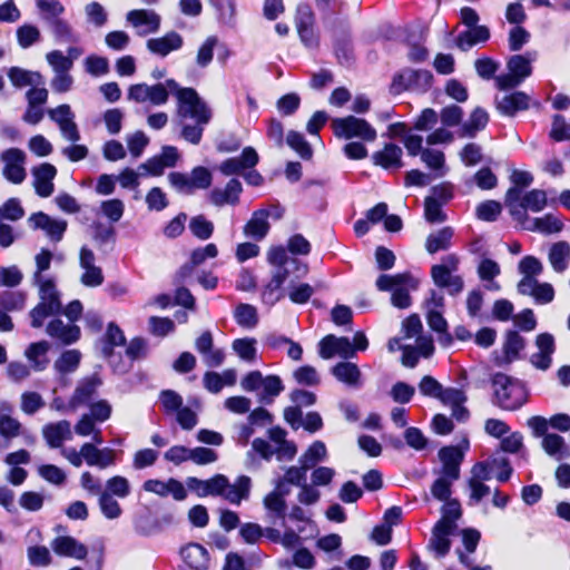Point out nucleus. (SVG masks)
<instances>
[{"label": "nucleus", "instance_id": "f257e3e1", "mask_svg": "<svg viewBox=\"0 0 570 570\" xmlns=\"http://www.w3.org/2000/svg\"><path fill=\"white\" fill-rule=\"evenodd\" d=\"M494 397L498 405L507 411L520 409L528 399L523 383L504 373H495L492 376Z\"/></svg>", "mask_w": 570, "mask_h": 570}, {"label": "nucleus", "instance_id": "f03ea898", "mask_svg": "<svg viewBox=\"0 0 570 570\" xmlns=\"http://www.w3.org/2000/svg\"><path fill=\"white\" fill-rule=\"evenodd\" d=\"M375 285L381 292H392L391 303L393 306L407 308L412 303L410 291L416 288L417 281L410 273L382 274L376 279Z\"/></svg>", "mask_w": 570, "mask_h": 570}, {"label": "nucleus", "instance_id": "7ed1b4c3", "mask_svg": "<svg viewBox=\"0 0 570 570\" xmlns=\"http://www.w3.org/2000/svg\"><path fill=\"white\" fill-rule=\"evenodd\" d=\"M62 311L59 292L52 281H46L39 286V302L30 311V325L33 328L43 326L48 317L57 316Z\"/></svg>", "mask_w": 570, "mask_h": 570}, {"label": "nucleus", "instance_id": "20e7f679", "mask_svg": "<svg viewBox=\"0 0 570 570\" xmlns=\"http://www.w3.org/2000/svg\"><path fill=\"white\" fill-rule=\"evenodd\" d=\"M334 135L344 140L357 138L364 142L376 139V129L365 119L355 116L334 118L331 122Z\"/></svg>", "mask_w": 570, "mask_h": 570}, {"label": "nucleus", "instance_id": "39448f33", "mask_svg": "<svg viewBox=\"0 0 570 570\" xmlns=\"http://www.w3.org/2000/svg\"><path fill=\"white\" fill-rule=\"evenodd\" d=\"M177 115L180 121L191 119L202 124H209L212 110L193 88H184L178 92Z\"/></svg>", "mask_w": 570, "mask_h": 570}, {"label": "nucleus", "instance_id": "423d86ee", "mask_svg": "<svg viewBox=\"0 0 570 570\" xmlns=\"http://www.w3.org/2000/svg\"><path fill=\"white\" fill-rule=\"evenodd\" d=\"M168 181L176 191L190 195L196 189H207L212 185L213 176L206 167L197 166L189 175L179 171L170 173Z\"/></svg>", "mask_w": 570, "mask_h": 570}, {"label": "nucleus", "instance_id": "0eeeda50", "mask_svg": "<svg viewBox=\"0 0 570 570\" xmlns=\"http://www.w3.org/2000/svg\"><path fill=\"white\" fill-rule=\"evenodd\" d=\"M525 55H514L507 63L509 72L497 77L495 81L500 89H511L518 87L532 73L531 62L535 59V53L530 57Z\"/></svg>", "mask_w": 570, "mask_h": 570}, {"label": "nucleus", "instance_id": "6e6552de", "mask_svg": "<svg viewBox=\"0 0 570 570\" xmlns=\"http://www.w3.org/2000/svg\"><path fill=\"white\" fill-rule=\"evenodd\" d=\"M495 468H503V472L497 473L495 479L499 482H507L510 479L513 471L507 458H493L488 461L475 463L471 468V475L468 481H489L491 480Z\"/></svg>", "mask_w": 570, "mask_h": 570}, {"label": "nucleus", "instance_id": "1a4fd4ad", "mask_svg": "<svg viewBox=\"0 0 570 570\" xmlns=\"http://www.w3.org/2000/svg\"><path fill=\"white\" fill-rule=\"evenodd\" d=\"M168 98L169 94L163 83H135L127 91V99L137 104L149 102L153 106H163L168 101Z\"/></svg>", "mask_w": 570, "mask_h": 570}, {"label": "nucleus", "instance_id": "9d476101", "mask_svg": "<svg viewBox=\"0 0 570 570\" xmlns=\"http://www.w3.org/2000/svg\"><path fill=\"white\" fill-rule=\"evenodd\" d=\"M432 81V73L428 70L405 69L394 77L392 89L394 92L403 90H426Z\"/></svg>", "mask_w": 570, "mask_h": 570}, {"label": "nucleus", "instance_id": "9b49d317", "mask_svg": "<svg viewBox=\"0 0 570 570\" xmlns=\"http://www.w3.org/2000/svg\"><path fill=\"white\" fill-rule=\"evenodd\" d=\"M28 224L32 229L45 232L46 236L52 242H60L67 229V222L49 216L43 212L33 213L28 218Z\"/></svg>", "mask_w": 570, "mask_h": 570}, {"label": "nucleus", "instance_id": "f8f14e48", "mask_svg": "<svg viewBox=\"0 0 570 570\" xmlns=\"http://www.w3.org/2000/svg\"><path fill=\"white\" fill-rule=\"evenodd\" d=\"M2 174L12 184H21L26 179V154L18 148H10L2 153Z\"/></svg>", "mask_w": 570, "mask_h": 570}, {"label": "nucleus", "instance_id": "ddd939ff", "mask_svg": "<svg viewBox=\"0 0 570 570\" xmlns=\"http://www.w3.org/2000/svg\"><path fill=\"white\" fill-rule=\"evenodd\" d=\"M269 216L278 219L282 217V210L278 207H273L272 209L261 208L255 210L250 219L244 226V234L256 240L263 239L269 230Z\"/></svg>", "mask_w": 570, "mask_h": 570}, {"label": "nucleus", "instance_id": "4468645a", "mask_svg": "<svg viewBox=\"0 0 570 570\" xmlns=\"http://www.w3.org/2000/svg\"><path fill=\"white\" fill-rule=\"evenodd\" d=\"M252 449L267 461H269L273 455H276L278 461H291L297 453L296 445L291 441H286L277 446H272L266 440L261 438L252 442Z\"/></svg>", "mask_w": 570, "mask_h": 570}, {"label": "nucleus", "instance_id": "2eb2a0df", "mask_svg": "<svg viewBox=\"0 0 570 570\" xmlns=\"http://www.w3.org/2000/svg\"><path fill=\"white\" fill-rule=\"evenodd\" d=\"M259 160L257 151L253 147H245L238 157H232L219 165V170L225 176L243 174L246 169L254 168Z\"/></svg>", "mask_w": 570, "mask_h": 570}, {"label": "nucleus", "instance_id": "dca6fc26", "mask_svg": "<svg viewBox=\"0 0 570 570\" xmlns=\"http://www.w3.org/2000/svg\"><path fill=\"white\" fill-rule=\"evenodd\" d=\"M438 456L442 464L440 474L453 480H459L464 452L459 446L449 445L441 448Z\"/></svg>", "mask_w": 570, "mask_h": 570}, {"label": "nucleus", "instance_id": "f3484780", "mask_svg": "<svg viewBox=\"0 0 570 570\" xmlns=\"http://www.w3.org/2000/svg\"><path fill=\"white\" fill-rule=\"evenodd\" d=\"M187 488L195 492L198 497L220 495L228 485V479L223 474H216L208 480H200L189 476L186 480Z\"/></svg>", "mask_w": 570, "mask_h": 570}, {"label": "nucleus", "instance_id": "a211bd4d", "mask_svg": "<svg viewBox=\"0 0 570 570\" xmlns=\"http://www.w3.org/2000/svg\"><path fill=\"white\" fill-rule=\"evenodd\" d=\"M538 352L530 356V363L540 371H547L552 364L556 351L554 337L549 333L539 334L535 338Z\"/></svg>", "mask_w": 570, "mask_h": 570}, {"label": "nucleus", "instance_id": "6ab92c4d", "mask_svg": "<svg viewBox=\"0 0 570 570\" xmlns=\"http://www.w3.org/2000/svg\"><path fill=\"white\" fill-rule=\"evenodd\" d=\"M46 333L53 340L63 345H71L80 338V327L72 323H65L60 318L51 320L47 327Z\"/></svg>", "mask_w": 570, "mask_h": 570}, {"label": "nucleus", "instance_id": "aec40b11", "mask_svg": "<svg viewBox=\"0 0 570 570\" xmlns=\"http://www.w3.org/2000/svg\"><path fill=\"white\" fill-rule=\"evenodd\" d=\"M57 175V169L49 163H43L38 167L32 168L33 187L36 194L40 197L47 198L53 193V179Z\"/></svg>", "mask_w": 570, "mask_h": 570}, {"label": "nucleus", "instance_id": "412c9836", "mask_svg": "<svg viewBox=\"0 0 570 570\" xmlns=\"http://www.w3.org/2000/svg\"><path fill=\"white\" fill-rule=\"evenodd\" d=\"M517 291L520 295L532 297L534 303L540 305L549 304L554 298L553 286L547 282H539L538 278L517 285Z\"/></svg>", "mask_w": 570, "mask_h": 570}, {"label": "nucleus", "instance_id": "4be33fe9", "mask_svg": "<svg viewBox=\"0 0 570 570\" xmlns=\"http://www.w3.org/2000/svg\"><path fill=\"white\" fill-rule=\"evenodd\" d=\"M51 549L61 557L75 558L82 560L86 558L88 550L85 544L69 535H60L52 540Z\"/></svg>", "mask_w": 570, "mask_h": 570}, {"label": "nucleus", "instance_id": "5701e85b", "mask_svg": "<svg viewBox=\"0 0 570 570\" xmlns=\"http://www.w3.org/2000/svg\"><path fill=\"white\" fill-rule=\"evenodd\" d=\"M183 45V37L176 31H170L163 37L149 39L147 41V49L155 55L166 57L170 52L179 50Z\"/></svg>", "mask_w": 570, "mask_h": 570}, {"label": "nucleus", "instance_id": "b1692460", "mask_svg": "<svg viewBox=\"0 0 570 570\" xmlns=\"http://www.w3.org/2000/svg\"><path fill=\"white\" fill-rule=\"evenodd\" d=\"M243 190L242 184L238 179H230L225 188H214L209 194L210 203L217 207L224 205H235L239 200V195Z\"/></svg>", "mask_w": 570, "mask_h": 570}, {"label": "nucleus", "instance_id": "393cba45", "mask_svg": "<svg viewBox=\"0 0 570 570\" xmlns=\"http://www.w3.org/2000/svg\"><path fill=\"white\" fill-rule=\"evenodd\" d=\"M184 562L194 570H206L209 564V553L199 543H188L180 549Z\"/></svg>", "mask_w": 570, "mask_h": 570}, {"label": "nucleus", "instance_id": "a878e982", "mask_svg": "<svg viewBox=\"0 0 570 570\" xmlns=\"http://www.w3.org/2000/svg\"><path fill=\"white\" fill-rule=\"evenodd\" d=\"M101 383L102 382H101L100 377L98 376V374H92L90 376L82 379L78 383V385L69 401V406L72 409H76L79 405L87 403L94 396V394L96 393L98 387L101 385Z\"/></svg>", "mask_w": 570, "mask_h": 570}, {"label": "nucleus", "instance_id": "bb28decb", "mask_svg": "<svg viewBox=\"0 0 570 570\" xmlns=\"http://www.w3.org/2000/svg\"><path fill=\"white\" fill-rule=\"evenodd\" d=\"M42 436L50 448H60L65 440L71 439L70 422L61 420L56 423L46 424L42 428Z\"/></svg>", "mask_w": 570, "mask_h": 570}, {"label": "nucleus", "instance_id": "cd10ccee", "mask_svg": "<svg viewBox=\"0 0 570 570\" xmlns=\"http://www.w3.org/2000/svg\"><path fill=\"white\" fill-rule=\"evenodd\" d=\"M289 271L288 269H274L271 281L265 285L262 292L263 303L273 306L283 297L282 286L285 283Z\"/></svg>", "mask_w": 570, "mask_h": 570}, {"label": "nucleus", "instance_id": "c85d7f7f", "mask_svg": "<svg viewBox=\"0 0 570 570\" xmlns=\"http://www.w3.org/2000/svg\"><path fill=\"white\" fill-rule=\"evenodd\" d=\"M402 149L394 144H386L382 150L375 151L372 155L374 165L384 169H399L402 164Z\"/></svg>", "mask_w": 570, "mask_h": 570}, {"label": "nucleus", "instance_id": "c756f323", "mask_svg": "<svg viewBox=\"0 0 570 570\" xmlns=\"http://www.w3.org/2000/svg\"><path fill=\"white\" fill-rule=\"evenodd\" d=\"M548 261L556 273L566 272L570 264V244L566 240L553 243L548 252Z\"/></svg>", "mask_w": 570, "mask_h": 570}, {"label": "nucleus", "instance_id": "7c9ffc66", "mask_svg": "<svg viewBox=\"0 0 570 570\" xmlns=\"http://www.w3.org/2000/svg\"><path fill=\"white\" fill-rule=\"evenodd\" d=\"M7 76L12 86L16 88L45 85V79L40 72L27 70L20 67L9 68L7 71Z\"/></svg>", "mask_w": 570, "mask_h": 570}, {"label": "nucleus", "instance_id": "2f4dec72", "mask_svg": "<svg viewBox=\"0 0 570 570\" xmlns=\"http://www.w3.org/2000/svg\"><path fill=\"white\" fill-rule=\"evenodd\" d=\"M530 98L522 91L505 95L497 101L498 110L505 116H513L520 110L529 108Z\"/></svg>", "mask_w": 570, "mask_h": 570}, {"label": "nucleus", "instance_id": "473e14b6", "mask_svg": "<svg viewBox=\"0 0 570 570\" xmlns=\"http://www.w3.org/2000/svg\"><path fill=\"white\" fill-rule=\"evenodd\" d=\"M49 347L50 346L47 341H40L31 343L26 348L24 356L35 372H41L48 366L49 360L47 357V353Z\"/></svg>", "mask_w": 570, "mask_h": 570}, {"label": "nucleus", "instance_id": "72a5a7b5", "mask_svg": "<svg viewBox=\"0 0 570 570\" xmlns=\"http://www.w3.org/2000/svg\"><path fill=\"white\" fill-rule=\"evenodd\" d=\"M524 338L515 331H509L505 334L503 343V357L497 361L498 365L510 364L519 357L520 352L524 348Z\"/></svg>", "mask_w": 570, "mask_h": 570}, {"label": "nucleus", "instance_id": "f704fd0d", "mask_svg": "<svg viewBox=\"0 0 570 570\" xmlns=\"http://www.w3.org/2000/svg\"><path fill=\"white\" fill-rule=\"evenodd\" d=\"M454 530L436 524L433 527L430 539V548L435 552L436 558H443L451 549L450 535Z\"/></svg>", "mask_w": 570, "mask_h": 570}, {"label": "nucleus", "instance_id": "c9c22d12", "mask_svg": "<svg viewBox=\"0 0 570 570\" xmlns=\"http://www.w3.org/2000/svg\"><path fill=\"white\" fill-rule=\"evenodd\" d=\"M542 449L549 455L560 461L570 456V450L564 439L556 433H548L542 438Z\"/></svg>", "mask_w": 570, "mask_h": 570}, {"label": "nucleus", "instance_id": "e433bc0d", "mask_svg": "<svg viewBox=\"0 0 570 570\" xmlns=\"http://www.w3.org/2000/svg\"><path fill=\"white\" fill-rule=\"evenodd\" d=\"M127 21L134 27L146 26L142 33L156 32L160 26V18L157 13L148 10H131L127 13Z\"/></svg>", "mask_w": 570, "mask_h": 570}, {"label": "nucleus", "instance_id": "4c0bfd02", "mask_svg": "<svg viewBox=\"0 0 570 570\" xmlns=\"http://www.w3.org/2000/svg\"><path fill=\"white\" fill-rule=\"evenodd\" d=\"M522 226L527 230L542 234H556L563 227L562 223L552 214H547L543 217H537L532 220L529 219L527 223L522 224Z\"/></svg>", "mask_w": 570, "mask_h": 570}, {"label": "nucleus", "instance_id": "58836bf2", "mask_svg": "<svg viewBox=\"0 0 570 570\" xmlns=\"http://www.w3.org/2000/svg\"><path fill=\"white\" fill-rule=\"evenodd\" d=\"M249 490L250 479L246 475H240L234 484L228 482V485L224 489V493L220 495L233 504H239L243 500L248 498Z\"/></svg>", "mask_w": 570, "mask_h": 570}, {"label": "nucleus", "instance_id": "ea45409f", "mask_svg": "<svg viewBox=\"0 0 570 570\" xmlns=\"http://www.w3.org/2000/svg\"><path fill=\"white\" fill-rule=\"evenodd\" d=\"M490 38V31L485 26H475L460 33L456 39L458 47L466 51L479 42H485Z\"/></svg>", "mask_w": 570, "mask_h": 570}, {"label": "nucleus", "instance_id": "a19ab883", "mask_svg": "<svg viewBox=\"0 0 570 570\" xmlns=\"http://www.w3.org/2000/svg\"><path fill=\"white\" fill-rule=\"evenodd\" d=\"M334 377L350 386L360 385L361 371L358 366L351 362H341L332 367Z\"/></svg>", "mask_w": 570, "mask_h": 570}, {"label": "nucleus", "instance_id": "79ce46f5", "mask_svg": "<svg viewBox=\"0 0 570 570\" xmlns=\"http://www.w3.org/2000/svg\"><path fill=\"white\" fill-rule=\"evenodd\" d=\"M518 272L522 276L517 285L537 279L543 272V265L539 258L532 255L524 256L518 264Z\"/></svg>", "mask_w": 570, "mask_h": 570}, {"label": "nucleus", "instance_id": "37998d69", "mask_svg": "<svg viewBox=\"0 0 570 570\" xmlns=\"http://www.w3.org/2000/svg\"><path fill=\"white\" fill-rule=\"evenodd\" d=\"M453 234L454 233L451 227H443L440 230L430 234L425 240L426 252L435 254L439 250H446L451 246Z\"/></svg>", "mask_w": 570, "mask_h": 570}, {"label": "nucleus", "instance_id": "c03bdc74", "mask_svg": "<svg viewBox=\"0 0 570 570\" xmlns=\"http://www.w3.org/2000/svg\"><path fill=\"white\" fill-rule=\"evenodd\" d=\"M288 489H283V482H277L276 489L264 498V507L278 517H284L286 509L285 495Z\"/></svg>", "mask_w": 570, "mask_h": 570}, {"label": "nucleus", "instance_id": "a18cd8bd", "mask_svg": "<svg viewBox=\"0 0 570 570\" xmlns=\"http://www.w3.org/2000/svg\"><path fill=\"white\" fill-rule=\"evenodd\" d=\"M327 449L324 442L314 441L308 449L299 456L298 463L304 464L308 470L315 468L320 462L326 460Z\"/></svg>", "mask_w": 570, "mask_h": 570}, {"label": "nucleus", "instance_id": "49530a36", "mask_svg": "<svg viewBox=\"0 0 570 570\" xmlns=\"http://www.w3.org/2000/svg\"><path fill=\"white\" fill-rule=\"evenodd\" d=\"M267 261L271 265L275 267V269H288L286 267L287 264L295 265L301 275H305L307 273V266L301 265L297 259H288L287 253L283 247H273L267 253Z\"/></svg>", "mask_w": 570, "mask_h": 570}, {"label": "nucleus", "instance_id": "de8ad7c7", "mask_svg": "<svg viewBox=\"0 0 570 570\" xmlns=\"http://www.w3.org/2000/svg\"><path fill=\"white\" fill-rule=\"evenodd\" d=\"M521 189L520 187H510L505 194V205L508 206L511 216L521 224L529 220L528 214L521 208Z\"/></svg>", "mask_w": 570, "mask_h": 570}, {"label": "nucleus", "instance_id": "09e8293b", "mask_svg": "<svg viewBox=\"0 0 570 570\" xmlns=\"http://www.w3.org/2000/svg\"><path fill=\"white\" fill-rule=\"evenodd\" d=\"M81 360V353L78 350L65 351L53 364V368L60 375H66L75 372Z\"/></svg>", "mask_w": 570, "mask_h": 570}, {"label": "nucleus", "instance_id": "8fccbe9b", "mask_svg": "<svg viewBox=\"0 0 570 570\" xmlns=\"http://www.w3.org/2000/svg\"><path fill=\"white\" fill-rule=\"evenodd\" d=\"M445 503L441 508V519L436 522V524H441L442 527L450 528L452 530L456 529V521L462 515L461 504L456 499H450L444 501Z\"/></svg>", "mask_w": 570, "mask_h": 570}, {"label": "nucleus", "instance_id": "3c124183", "mask_svg": "<svg viewBox=\"0 0 570 570\" xmlns=\"http://www.w3.org/2000/svg\"><path fill=\"white\" fill-rule=\"evenodd\" d=\"M548 204L547 193L542 189H531L521 198V208L533 213L542 212Z\"/></svg>", "mask_w": 570, "mask_h": 570}, {"label": "nucleus", "instance_id": "603ef678", "mask_svg": "<svg viewBox=\"0 0 570 570\" xmlns=\"http://www.w3.org/2000/svg\"><path fill=\"white\" fill-rule=\"evenodd\" d=\"M257 341L254 337L236 338L232 343V350L238 355V357L247 363H253L256 360Z\"/></svg>", "mask_w": 570, "mask_h": 570}, {"label": "nucleus", "instance_id": "864d4df0", "mask_svg": "<svg viewBox=\"0 0 570 570\" xmlns=\"http://www.w3.org/2000/svg\"><path fill=\"white\" fill-rule=\"evenodd\" d=\"M262 389L259 401L264 404H271L284 390V385L279 376L267 375L263 380Z\"/></svg>", "mask_w": 570, "mask_h": 570}, {"label": "nucleus", "instance_id": "5fc2aeb1", "mask_svg": "<svg viewBox=\"0 0 570 570\" xmlns=\"http://www.w3.org/2000/svg\"><path fill=\"white\" fill-rule=\"evenodd\" d=\"M489 121V117L485 110L475 108L470 116V119L462 125L461 136L473 137L480 130H482Z\"/></svg>", "mask_w": 570, "mask_h": 570}, {"label": "nucleus", "instance_id": "6e6d98bb", "mask_svg": "<svg viewBox=\"0 0 570 570\" xmlns=\"http://www.w3.org/2000/svg\"><path fill=\"white\" fill-rule=\"evenodd\" d=\"M86 20L96 28H102L108 21V13L102 4L97 1L87 3L83 8Z\"/></svg>", "mask_w": 570, "mask_h": 570}, {"label": "nucleus", "instance_id": "4d7b16f0", "mask_svg": "<svg viewBox=\"0 0 570 570\" xmlns=\"http://www.w3.org/2000/svg\"><path fill=\"white\" fill-rule=\"evenodd\" d=\"M98 504L106 519L115 520L122 513L120 504L115 497H111L110 492H101L98 498Z\"/></svg>", "mask_w": 570, "mask_h": 570}, {"label": "nucleus", "instance_id": "13d9d810", "mask_svg": "<svg viewBox=\"0 0 570 570\" xmlns=\"http://www.w3.org/2000/svg\"><path fill=\"white\" fill-rule=\"evenodd\" d=\"M234 317L238 325L246 328H253L258 323L257 309L249 304H239L235 309Z\"/></svg>", "mask_w": 570, "mask_h": 570}, {"label": "nucleus", "instance_id": "bf43d9fd", "mask_svg": "<svg viewBox=\"0 0 570 570\" xmlns=\"http://www.w3.org/2000/svg\"><path fill=\"white\" fill-rule=\"evenodd\" d=\"M45 405L46 402L38 392L26 391L20 396V410L27 415H33Z\"/></svg>", "mask_w": 570, "mask_h": 570}, {"label": "nucleus", "instance_id": "052dcab7", "mask_svg": "<svg viewBox=\"0 0 570 570\" xmlns=\"http://www.w3.org/2000/svg\"><path fill=\"white\" fill-rule=\"evenodd\" d=\"M125 212V204L122 200L114 198L100 203L99 213L109 219L111 223H117L121 219Z\"/></svg>", "mask_w": 570, "mask_h": 570}, {"label": "nucleus", "instance_id": "680f3d73", "mask_svg": "<svg viewBox=\"0 0 570 570\" xmlns=\"http://www.w3.org/2000/svg\"><path fill=\"white\" fill-rule=\"evenodd\" d=\"M50 28H51L53 36L58 40L63 41V42L77 41V36L68 21L60 19V18H56L50 21Z\"/></svg>", "mask_w": 570, "mask_h": 570}, {"label": "nucleus", "instance_id": "e2e57ef3", "mask_svg": "<svg viewBox=\"0 0 570 570\" xmlns=\"http://www.w3.org/2000/svg\"><path fill=\"white\" fill-rule=\"evenodd\" d=\"M218 43V38L216 36H209L199 47L196 55V63L200 68L207 67L214 57V49Z\"/></svg>", "mask_w": 570, "mask_h": 570}, {"label": "nucleus", "instance_id": "0e129e2a", "mask_svg": "<svg viewBox=\"0 0 570 570\" xmlns=\"http://www.w3.org/2000/svg\"><path fill=\"white\" fill-rule=\"evenodd\" d=\"M26 305V295L22 292H3L0 294V307L9 312L21 311Z\"/></svg>", "mask_w": 570, "mask_h": 570}, {"label": "nucleus", "instance_id": "69168bd1", "mask_svg": "<svg viewBox=\"0 0 570 570\" xmlns=\"http://www.w3.org/2000/svg\"><path fill=\"white\" fill-rule=\"evenodd\" d=\"M104 492H110L111 497L125 499L130 494V483L125 476L115 475L107 480Z\"/></svg>", "mask_w": 570, "mask_h": 570}, {"label": "nucleus", "instance_id": "338daca9", "mask_svg": "<svg viewBox=\"0 0 570 570\" xmlns=\"http://www.w3.org/2000/svg\"><path fill=\"white\" fill-rule=\"evenodd\" d=\"M456 480L441 475L432 483L431 494L439 501H448L452 494V484Z\"/></svg>", "mask_w": 570, "mask_h": 570}, {"label": "nucleus", "instance_id": "774afa93", "mask_svg": "<svg viewBox=\"0 0 570 570\" xmlns=\"http://www.w3.org/2000/svg\"><path fill=\"white\" fill-rule=\"evenodd\" d=\"M189 229L194 236L202 240L208 239L214 232V225L207 220L203 215L193 217L189 223Z\"/></svg>", "mask_w": 570, "mask_h": 570}]
</instances>
